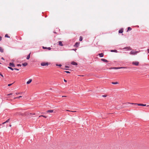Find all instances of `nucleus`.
Segmentation results:
<instances>
[{
    "mask_svg": "<svg viewBox=\"0 0 149 149\" xmlns=\"http://www.w3.org/2000/svg\"><path fill=\"white\" fill-rule=\"evenodd\" d=\"M129 104H134L135 105H137L138 106H143V104H138V103H134L127 102V103H126L123 104V107H126L127 106L125 105H127Z\"/></svg>",
    "mask_w": 149,
    "mask_h": 149,
    "instance_id": "nucleus-1",
    "label": "nucleus"
},
{
    "mask_svg": "<svg viewBox=\"0 0 149 149\" xmlns=\"http://www.w3.org/2000/svg\"><path fill=\"white\" fill-rule=\"evenodd\" d=\"M51 64L47 62H42L41 63V65H50Z\"/></svg>",
    "mask_w": 149,
    "mask_h": 149,
    "instance_id": "nucleus-2",
    "label": "nucleus"
},
{
    "mask_svg": "<svg viewBox=\"0 0 149 149\" xmlns=\"http://www.w3.org/2000/svg\"><path fill=\"white\" fill-rule=\"evenodd\" d=\"M127 68V67H118V68H112V69H125V68Z\"/></svg>",
    "mask_w": 149,
    "mask_h": 149,
    "instance_id": "nucleus-3",
    "label": "nucleus"
},
{
    "mask_svg": "<svg viewBox=\"0 0 149 149\" xmlns=\"http://www.w3.org/2000/svg\"><path fill=\"white\" fill-rule=\"evenodd\" d=\"M138 52L137 51H131L130 52V54L132 55H135L137 53H138Z\"/></svg>",
    "mask_w": 149,
    "mask_h": 149,
    "instance_id": "nucleus-4",
    "label": "nucleus"
},
{
    "mask_svg": "<svg viewBox=\"0 0 149 149\" xmlns=\"http://www.w3.org/2000/svg\"><path fill=\"white\" fill-rule=\"evenodd\" d=\"M132 64L135 65H138L139 64V62L138 61H134L132 62Z\"/></svg>",
    "mask_w": 149,
    "mask_h": 149,
    "instance_id": "nucleus-5",
    "label": "nucleus"
},
{
    "mask_svg": "<svg viewBox=\"0 0 149 149\" xmlns=\"http://www.w3.org/2000/svg\"><path fill=\"white\" fill-rule=\"evenodd\" d=\"M79 43L76 42L74 45V47H78V46L79 45Z\"/></svg>",
    "mask_w": 149,
    "mask_h": 149,
    "instance_id": "nucleus-6",
    "label": "nucleus"
},
{
    "mask_svg": "<svg viewBox=\"0 0 149 149\" xmlns=\"http://www.w3.org/2000/svg\"><path fill=\"white\" fill-rule=\"evenodd\" d=\"M32 79H29L28 81H27L26 82L27 84H30L32 81Z\"/></svg>",
    "mask_w": 149,
    "mask_h": 149,
    "instance_id": "nucleus-7",
    "label": "nucleus"
},
{
    "mask_svg": "<svg viewBox=\"0 0 149 149\" xmlns=\"http://www.w3.org/2000/svg\"><path fill=\"white\" fill-rule=\"evenodd\" d=\"M101 60L104 62H108V61L107 60L104 59L102 58L101 59Z\"/></svg>",
    "mask_w": 149,
    "mask_h": 149,
    "instance_id": "nucleus-8",
    "label": "nucleus"
},
{
    "mask_svg": "<svg viewBox=\"0 0 149 149\" xmlns=\"http://www.w3.org/2000/svg\"><path fill=\"white\" fill-rule=\"evenodd\" d=\"M71 64L73 65H77V63L74 62H72Z\"/></svg>",
    "mask_w": 149,
    "mask_h": 149,
    "instance_id": "nucleus-9",
    "label": "nucleus"
},
{
    "mask_svg": "<svg viewBox=\"0 0 149 149\" xmlns=\"http://www.w3.org/2000/svg\"><path fill=\"white\" fill-rule=\"evenodd\" d=\"M98 55L100 57H102L104 56V54L102 53L99 54Z\"/></svg>",
    "mask_w": 149,
    "mask_h": 149,
    "instance_id": "nucleus-10",
    "label": "nucleus"
},
{
    "mask_svg": "<svg viewBox=\"0 0 149 149\" xmlns=\"http://www.w3.org/2000/svg\"><path fill=\"white\" fill-rule=\"evenodd\" d=\"M58 42L59 45L61 46H63V45L62 42L60 41H59Z\"/></svg>",
    "mask_w": 149,
    "mask_h": 149,
    "instance_id": "nucleus-11",
    "label": "nucleus"
},
{
    "mask_svg": "<svg viewBox=\"0 0 149 149\" xmlns=\"http://www.w3.org/2000/svg\"><path fill=\"white\" fill-rule=\"evenodd\" d=\"M3 48H2L1 47H0V51L2 53L3 52Z\"/></svg>",
    "mask_w": 149,
    "mask_h": 149,
    "instance_id": "nucleus-12",
    "label": "nucleus"
},
{
    "mask_svg": "<svg viewBox=\"0 0 149 149\" xmlns=\"http://www.w3.org/2000/svg\"><path fill=\"white\" fill-rule=\"evenodd\" d=\"M54 111L53 110H49L47 111V113H52Z\"/></svg>",
    "mask_w": 149,
    "mask_h": 149,
    "instance_id": "nucleus-13",
    "label": "nucleus"
},
{
    "mask_svg": "<svg viewBox=\"0 0 149 149\" xmlns=\"http://www.w3.org/2000/svg\"><path fill=\"white\" fill-rule=\"evenodd\" d=\"M123 32V30L122 29L119 30L118 32L119 33H122Z\"/></svg>",
    "mask_w": 149,
    "mask_h": 149,
    "instance_id": "nucleus-14",
    "label": "nucleus"
},
{
    "mask_svg": "<svg viewBox=\"0 0 149 149\" xmlns=\"http://www.w3.org/2000/svg\"><path fill=\"white\" fill-rule=\"evenodd\" d=\"M9 120H10V119H8L6 122H4V123H2V124H4L6 123H8L9 121Z\"/></svg>",
    "mask_w": 149,
    "mask_h": 149,
    "instance_id": "nucleus-15",
    "label": "nucleus"
},
{
    "mask_svg": "<svg viewBox=\"0 0 149 149\" xmlns=\"http://www.w3.org/2000/svg\"><path fill=\"white\" fill-rule=\"evenodd\" d=\"M79 41H81L83 40V38L82 36H80L79 38Z\"/></svg>",
    "mask_w": 149,
    "mask_h": 149,
    "instance_id": "nucleus-16",
    "label": "nucleus"
},
{
    "mask_svg": "<svg viewBox=\"0 0 149 149\" xmlns=\"http://www.w3.org/2000/svg\"><path fill=\"white\" fill-rule=\"evenodd\" d=\"M30 53L29 55L27 56L26 57V59H29L30 57Z\"/></svg>",
    "mask_w": 149,
    "mask_h": 149,
    "instance_id": "nucleus-17",
    "label": "nucleus"
},
{
    "mask_svg": "<svg viewBox=\"0 0 149 149\" xmlns=\"http://www.w3.org/2000/svg\"><path fill=\"white\" fill-rule=\"evenodd\" d=\"M118 84V82H112V84Z\"/></svg>",
    "mask_w": 149,
    "mask_h": 149,
    "instance_id": "nucleus-18",
    "label": "nucleus"
},
{
    "mask_svg": "<svg viewBox=\"0 0 149 149\" xmlns=\"http://www.w3.org/2000/svg\"><path fill=\"white\" fill-rule=\"evenodd\" d=\"M21 69V68H14V70H19V69Z\"/></svg>",
    "mask_w": 149,
    "mask_h": 149,
    "instance_id": "nucleus-19",
    "label": "nucleus"
},
{
    "mask_svg": "<svg viewBox=\"0 0 149 149\" xmlns=\"http://www.w3.org/2000/svg\"><path fill=\"white\" fill-rule=\"evenodd\" d=\"M43 117L44 118H47V117L46 116H43V115H41V116H39V117Z\"/></svg>",
    "mask_w": 149,
    "mask_h": 149,
    "instance_id": "nucleus-20",
    "label": "nucleus"
},
{
    "mask_svg": "<svg viewBox=\"0 0 149 149\" xmlns=\"http://www.w3.org/2000/svg\"><path fill=\"white\" fill-rule=\"evenodd\" d=\"M29 114H30V113L29 112H26L25 113V116L28 115H29Z\"/></svg>",
    "mask_w": 149,
    "mask_h": 149,
    "instance_id": "nucleus-21",
    "label": "nucleus"
},
{
    "mask_svg": "<svg viewBox=\"0 0 149 149\" xmlns=\"http://www.w3.org/2000/svg\"><path fill=\"white\" fill-rule=\"evenodd\" d=\"M5 37L7 38H10V37L8 36V35L7 34H6L5 35Z\"/></svg>",
    "mask_w": 149,
    "mask_h": 149,
    "instance_id": "nucleus-22",
    "label": "nucleus"
},
{
    "mask_svg": "<svg viewBox=\"0 0 149 149\" xmlns=\"http://www.w3.org/2000/svg\"><path fill=\"white\" fill-rule=\"evenodd\" d=\"M132 30V28L130 27H128L127 28V31H130Z\"/></svg>",
    "mask_w": 149,
    "mask_h": 149,
    "instance_id": "nucleus-23",
    "label": "nucleus"
},
{
    "mask_svg": "<svg viewBox=\"0 0 149 149\" xmlns=\"http://www.w3.org/2000/svg\"><path fill=\"white\" fill-rule=\"evenodd\" d=\"M22 97V96H19L17 97H15L14 98V99H16V98H20V97Z\"/></svg>",
    "mask_w": 149,
    "mask_h": 149,
    "instance_id": "nucleus-24",
    "label": "nucleus"
},
{
    "mask_svg": "<svg viewBox=\"0 0 149 149\" xmlns=\"http://www.w3.org/2000/svg\"><path fill=\"white\" fill-rule=\"evenodd\" d=\"M14 64L13 63H10L9 65H14Z\"/></svg>",
    "mask_w": 149,
    "mask_h": 149,
    "instance_id": "nucleus-25",
    "label": "nucleus"
},
{
    "mask_svg": "<svg viewBox=\"0 0 149 149\" xmlns=\"http://www.w3.org/2000/svg\"><path fill=\"white\" fill-rule=\"evenodd\" d=\"M27 65V63H22V65Z\"/></svg>",
    "mask_w": 149,
    "mask_h": 149,
    "instance_id": "nucleus-26",
    "label": "nucleus"
},
{
    "mask_svg": "<svg viewBox=\"0 0 149 149\" xmlns=\"http://www.w3.org/2000/svg\"><path fill=\"white\" fill-rule=\"evenodd\" d=\"M117 52V50H112V52Z\"/></svg>",
    "mask_w": 149,
    "mask_h": 149,
    "instance_id": "nucleus-27",
    "label": "nucleus"
},
{
    "mask_svg": "<svg viewBox=\"0 0 149 149\" xmlns=\"http://www.w3.org/2000/svg\"><path fill=\"white\" fill-rule=\"evenodd\" d=\"M8 68H9L10 69H11L12 70H13L14 69L13 68H12L11 67H8Z\"/></svg>",
    "mask_w": 149,
    "mask_h": 149,
    "instance_id": "nucleus-28",
    "label": "nucleus"
},
{
    "mask_svg": "<svg viewBox=\"0 0 149 149\" xmlns=\"http://www.w3.org/2000/svg\"><path fill=\"white\" fill-rule=\"evenodd\" d=\"M66 111H71V112H76V111H70L68 110H66Z\"/></svg>",
    "mask_w": 149,
    "mask_h": 149,
    "instance_id": "nucleus-29",
    "label": "nucleus"
},
{
    "mask_svg": "<svg viewBox=\"0 0 149 149\" xmlns=\"http://www.w3.org/2000/svg\"><path fill=\"white\" fill-rule=\"evenodd\" d=\"M64 68H70V67L68 66H65V67H64Z\"/></svg>",
    "mask_w": 149,
    "mask_h": 149,
    "instance_id": "nucleus-30",
    "label": "nucleus"
},
{
    "mask_svg": "<svg viewBox=\"0 0 149 149\" xmlns=\"http://www.w3.org/2000/svg\"><path fill=\"white\" fill-rule=\"evenodd\" d=\"M42 48H43V49H47V47H43Z\"/></svg>",
    "mask_w": 149,
    "mask_h": 149,
    "instance_id": "nucleus-31",
    "label": "nucleus"
},
{
    "mask_svg": "<svg viewBox=\"0 0 149 149\" xmlns=\"http://www.w3.org/2000/svg\"><path fill=\"white\" fill-rule=\"evenodd\" d=\"M65 72L67 73H70V72L68 71H65Z\"/></svg>",
    "mask_w": 149,
    "mask_h": 149,
    "instance_id": "nucleus-32",
    "label": "nucleus"
},
{
    "mask_svg": "<svg viewBox=\"0 0 149 149\" xmlns=\"http://www.w3.org/2000/svg\"><path fill=\"white\" fill-rule=\"evenodd\" d=\"M107 96V95H102V97H106Z\"/></svg>",
    "mask_w": 149,
    "mask_h": 149,
    "instance_id": "nucleus-33",
    "label": "nucleus"
},
{
    "mask_svg": "<svg viewBox=\"0 0 149 149\" xmlns=\"http://www.w3.org/2000/svg\"><path fill=\"white\" fill-rule=\"evenodd\" d=\"M30 114L31 115H35V113H30Z\"/></svg>",
    "mask_w": 149,
    "mask_h": 149,
    "instance_id": "nucleus-34",
    "label": "nucleus"
},
{
    "mask_svg": "<svg viewBox=\"0 0 149 149\" xmlns=\"http://www.w3.org/2000/svg\"><path fill=\"white\" fill-rule=\"evenodd\" d=\"M13 83L11 84H9L8 85V86H11Z\"/></svg>",
    "mask_w": 149,
    "mask_h": 149,
    "instance_id": "nucleus-35",
    "label": "nucleus"
},
{
    "mask_svg": "<svg viewBox=\"0 0 149 149\" xmlns=\"http://www.w3.org/2000/svg\"><path fill=\"white\" fill-rule=\"evenodd\" d=\"M12 95V93H10V94H8L7 95Z\"/></svg>",
    "mask_w": 149,
    "mask_h": 149,
    "instance_id": "nucleus-36",
    "label": "nucleus"
},
{
    "mask_svg": "<svg viewBox=\"0 0 149 149\" xmlns=\"http://www.w3.org/2000/svg\"><path fill=\"white\" fill-rule=\"evenodd\" d=\"M0 75L2 77H3V75L0 72Z\"/></svg>",
    "mask_w": 149,
    "mask_h": 149,
    "instance_id": "nucleus-37",
    "label": "nucleus"
},
{
    "mask_svg": "<svg viewBox=\"0 0 149 149\" xmlns=\"http://www.w3.org/2000/svg\"><path fill=\"white\" fill-rule=\"evenodd\" d=\"M47 49H48L49 50H50L51 49V48L50 47H49L47 48Z\"/></svg>",
    "mask_w": 149,
    "mask_h": 149,
    "instance_id": "nucleus-38",
    "label": "nucleus"
},
{
    "mask_svg": "<svg viewBox=\"0 0 149 149\" xmlns=\"http://www.w3.org/2000/svg\"><path fill=\"white\" fill-rule=\"evenodd\" d=\"M61 69H66V70H69L68 69H66L65 68H63V67H61Z\"/></svg>",
    "mask_w": 149,
    "mask_h": 149,
    "instance_id": "nucleus-39",
    "label": "nucleus"
},
{
    "mask_svg": "<svg viewBox=\"0 0 149 149\" xmlns=\"http://www.w3.org/2000/svg\"><path fill=\"white\" fill-rule=\"evenodd\" d=\"M2 37L1 36H0V41L1 40Z\"/></svg>",
    "mask_w": 149,
    "mask_h": 149,
    "instance_id": "nucleus-40",
    "label": "nucleus"
},
{
    "mask_svg": "<svg viewBox=\"0 0 149 149\" xmlns=\"http://www.w3.org/2000/svg\"><path fill=\"white\" fill-rule=\"evenodd\" d=\"M146 106V104H143V106Z\"/></svg>",
    "mask_w": 149,
    "mask_h": 149,
    "instance_id": "nucleus-41",
    "label": "nucleus"
},
{
    "mask_svg": "<svg viewBox=\"0 0 149 149\" xmlns=\"http://www.w3.org/2000/svg\"><path fill=\"white\" fill-rule=\"evenodd\" d=\"M64 81L65 82H67V81L66 80H65V79H64Z\"/></svg>",
    "mask_w": 149,
    "mask_h": 149,
    "instance_id": "nucleus-42",
    "label": "nucleus"
},
{
    "mask_svg": "<svg viewBox=\"0 0 149 149\" xmlns=\"http://www.w3.org/2000/svg\"><path fill=\"white\" fill-rule=\"evenodd\" d=\"M62 97H66V96H62Z\"/></svg>",
    "mask_w": 149,
    "mask_h": 149,
    "instance_id": "nucleus-43",
    "label": "nucleus"
},
{
    "mask_svg": "<svg viewBox=\"0 0 149 149\" xmlns=\"http://www.w3.org/2000/svg\"><path fill=\"white\" fill-rule=\"evenodd\" d=\"M148 53H149V49H148Z\"/></svg>",
    "mask_w": 149,
    "mask_h": 149,
    "instance_id": "nucleus-44",
    "label": "nucleus"
},
{
    "mask_svg": "<svg viewBox=\"0 0 149 149\" xmlns=\"http://www.w3.org/2000/svg\"><path fill=\"white\" fill-rule=\"evenodd\" d=\"M19 94V93H16V94H17V95L18 94Z\"/></svg>",
    "mask_w": 149,
    "mask_h": 149,
    "instance_id": "nucleus-45",
    "label": "nucleus"
},
{
    "mask_svg": "<svg viewBox=\"0 0 149 149\" xmlns=\"http://www.w3.org/2000/svg\"><path fill=\"white\" fill-rule=\"evenodd\" d=\"M11 66L13 67H15V66Z\"/></svg>",
    "mask_w": 149,
    "mask_h": 149,
    "instance_id": "nucleus-46",
    "label": "nucleus"
},
{
    "mask_svg": "<svg viewBox=\"0 0 149 149\" xmlns=\"http://www.w3.org/2000/svg\"><path fill=\"white\" fill-rule=\"evenodd\" d=\"M56 65H61V64L58 65V64H57Z\"/></svg>",
    "mask_w": 149,
    "mask_h": 149,
    "instance_id": "nucleus-47",
    "label": "nucleus"
},
{
    "mask_svg": "<svg viewBox=\"0 0 149 149\" xmlns=\"http://www.w3.org/2000/svg\"><path fill=\"white\" fill-rule=\"evenodd\" d=\"M1 59H3V60H4V58H3V57H2V58H1Z\"/></svg>",
    "mask_w": 149,
    "mask_h": 149,
    "instance_id": "nucleus-48",
    "label": "nucleus"
},
{
    "mask_svg": "<svg viewBox=\"0 0 149 149\" xmlns=\"http://www.w3.org/2000/svg\"><path fill=\"white\" fill-rule=\"evenodd\" d=\"M17 65H21L20 64H18Z\"/></svg>",
    "mask_w": 149,
    "mask_h": 149,
    "instance_id": "nucleus-49",
    "label": "nucleus"
},
{
    "mask_svg": "<svg viewBox=\"0 0 149 149\" xmlns=\"http://www.w3.org/2000/svg\"><path fill=\"white\" fill-rule=\"evenodd\" d=\"M9 126L10 127H11V125H9Z\"/></svg>",
    "mask_w": 149,
    "mask_h": 149,
    "instance_id": "nucleus-50",
    "label": "nucleus"
},
{
    "mask_svg": "<svg viewBox=\"0 0 149 149\" xmlns=\"http://www.w3.org/2000/svg\"><path fill=\"white\" fill-rule=\"evenodd\" d=\"M147 107H149V105H148L147 106Z\"/></svg>",
    "mask_w": 149,
    "mask_h": 149,
    "instance_id": "nucleus-51",
    "label": "nucleus"
},
{
    "mask_svg": "<svg viewBox=\"0 0 149 149\" xmlns=\"http://www.w3.org/2000/svg\"><path fill=\"white\" fill-rule=\"evenodd\" d=\"M80 76H83L84 75H80Z\"/></svg>",
    "mask_w": 149,
    "mask_h": 149,
    "instance_id": "nucleus-52",
    "label": "nucleus"
},
{
    "mask_svg": "<svg viewBox=\"0 0 149 149\" xmlns=\"http://www.w3.org/2000/svg\"><path fill=\"white\" fill-rule=\"evenodd\" d=\"M19 66H19H20H20H21V65H20V66Z\"/></svg>",
    "mask_w": 149,
    "mask_h": 149,
    "instance_id": "nucleus-53",
    "label": "nucleus"
},
{
    "mask_svg": "<svg viewBox=\"0 0 149 149\" xmlns=\"http://www.w3.org/2000/svg\"><path fill=\"white\" fill-rule=\"evenodd\" d=\"M129 48H130V47H128Z\"/></svg>",
    "mask_w": 149,
    "mask_h": 149,
    "instance_id": "nucleus-54",
    "label": "nucleus"
},
{
    "mask_svg": "<svg viewBox=\"0 0 149 149\" xmlns=\"http://www.w3.org/2000/svg\"><path fill=\"white\" fill-rule=\"evenodd\" d=\"M59 66L61 67V66H62L60 65V66Z\"/></svg>",
    "mask_w": 149,
    "mask_h": 149,
    "instance_id": "nucleus-55",
    "label": "nucleus"
},
{
    "mask_svg": "<svg viewBox=\"0 0 149 149\" xmlns=\"http://www.w3.org/2000/svg\"><path fill=\"white\" fill-rule=\"evenodd\" d=\"M111 52H112V50H111Z\"/></svg>",
    "mask_w": 149,
    "mask_h": 149,
    "instance_id": "nucleus-56",
    "label": "nucleus"
},
{
    "mask_svg": "<svg viewBox=\"0 0 149 149\" xmlns=\"http://www.w3.org/2000/svg\"><path fill=\"white\" fill-rule=\"evenodd\" d=\"M1 64V63H0V64Z\"/></svg>",
    "mask_w": 149,
    "mask_h": 149,
    "instance_id": "nucleus-57",
    "label": "nucleus"
}]
</instances>
